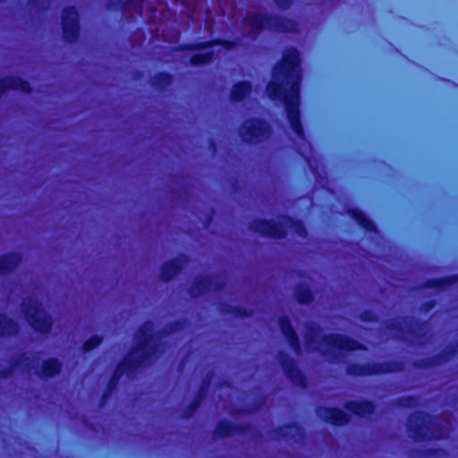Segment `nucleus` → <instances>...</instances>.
Returning a JSON list of instances; mask_svg holds the SVG:
<instances>
[{"instance_id": "1", "label": "nucleus", "mask_w": 458, "mask_h": 458, "mask_svg": "<svg viewBox=\"0 0 458 458\" xmlns=\"http://www.w3.org/2000/svg\"><path fill=\"white\" fill-rule=\"evenodd\" d=\"M301 94V55L294 47H286L274 65L266 95L273 102L284 106L282 114H302L299 109Z\"/></svg>"}, {"instance_id": "2", "label": "nucleus", "mask_w": 458, "mask_h": 458, "mask_svg": "<svg viewBox=\"0 0 458 458\" xmlns=\"http://www.w3.org/2000/svg\"><path fill=\"white\" fill-rule=\"evenodd\" d=\"M245 22L250 28V34L258 36L264 30H274L276 32H290L293 21L285 16L275 13H251L245 18Z\"/></svg>"}, {"instance_id": "3", "label": "nucleus", "mask_w": 458, "mask_h": 458, "mask_svg": "<svg viewBox=\"0 0 458 458\" xmlns=\"http://www.w3.org/2000/svg\"><path fill=\"white\" fill-rule=\"evenodd\" d=\"M61 29L64 42L73 44L80 38L81 33V16L75 5L68 4L62 9Z\"/></svg>"}, {"instance_id": "4", "label": "nucleus", "mask_w": 458, "mask_h": 458, "mask_svg": "<svg viewBox=\"0 0 458 458\" xmlns=\"http://www.w3.org/2000/svg\"><path fill=\"white\" fill-rule=\"evenodd\" d=\"M214 47V38L194 41L189 43H182L175 47L176 51H199L206 50L205 52L196 53L190 56L189 62L193 66H202L210 64L215 57L214 50L210 49Z\"/></svg>"}, {"instance_id": "5", "label": "nucleus", "mask_w": 458, "mask_h": 458, "mask_svg": "<svg viewBox=\"0 0 458 458\" xmlns=\"http://www.w3.org/2000/svg\"><path fill=\"white\" fill-rule=\"evenodd\" d=\"M25 305V313L29 323L38 331H47L51 325L46 312L37 301L30 300Z\"/></svg>"}, {"instance_id": "6", "label": "nucleus", "mask_w": 458, "mask_h": 458, "mask_svg": "<svg viewBox=\"0 0 458 458\" xmlns=\"http://www.w3.org/2000/svg\"><path fill=\"white\" fill-rule=\"evenodd\" d=\"M148 335L144 330L142 336L139 337V347L133 351L130 357L117 369L116 373H123L128 368L138 367L143 363V360L148 355L150 349Z\"/></svg>"}, {"instance_id": "7", "label": "nucleus", "mask_w": 458, "mask_h": 458, "mask_svg": "<svg viewBox=\"0 0 458 458\" xmlns=\"http://www.w3.org/2000/svg\"><path fill=\"white\" fill-rule=\"evenodd\" d=\"M8 90H15L24 94H30V83L18 75H6L0 79V99Z\"/></svg>"}, {"instance_id": "8", "label": "nucleus", "mask_w": 458, "mask_h": 458, "mask_svg": "<svg viewBox=\"0 0 458 458\" xmlns=\"http://www.w3.org/2000/svg\"><path fill=\"white\" fill-rule=\"evenodd\" d=\"M146 1L147 0H109L106 3V9L109 11H121L123 14L136 13L141 16Z\"/></svg>"}, {"instance_id": "9", "label": "nucleus", "mask_w": 458, "mask_h": 458, "mask_svg": "<svg viewBox=\"0 0 458 458\" xmlns=\"http://www.w3.org/2000/svg\"><path fill=\"white\" fill-rule=\"evenodd\" d=\"M268 132V127L258 120H252L242 128V136L249 141H259Z\"/></svg>"}, {"instance_id": "10", "label": "nucleus", "mask_w": 458, "mask_h": 458, "mask_svg": "<svg viewBox=\"0 0 458 458\" xmlns=\"http://www.w3.org/2000/svg\"><path fill=\"white\" fill-rule=\"evenodd\" d=\"M253 85L250 81H240L233 84L230 90V99L234 103L245 101L251 94Z\"/></svg>"}, {"instance_id": "11", "label": "nucleus", "mask_w": 458, "mask_h": 458, "mask_svg": "<svg viewBox=\"0 0 458 458\" xmlns=\"http://www.w3.org/2000/svg\"><path fill=\"white\" fill-rule=\"evenodd\" d=\"M173 81V74L166 71L157 72L150 80L151 86L160 92L165 91Z\"/></svg>"}, {"instance_id": "12", "label": "nucleus", "mask_w": 458, "mask_h": 458, "mask_svg": "<svg viewBox=\"0 0 458 458\" xmlns=\"http://www.w3.org/2000/svg\"><path fill=\"white\" fill-rule=\"evenodd\" d=\"M319 414L334 424H343L348 420L346 414L336 409L321 410Z\"/></svg>"}, {"instance_id": "13", "label": "nucleus", "mask_w": 458, "mask_h": 458, "mask_svg": "<svg viewBox=\"0 0 458 458\" xmlns=\"http://www.w3.org/2000/svg\"><path fill=\"white\" fill-rule=\"evenodd\" d=\"M327 344L339 349L352 350L355 349V343L348 338L333 335L327 339Z\"/></svg>"}, {"instance_id": "14", "label": "nucleus", "mask_w": 458, "mask_h": 458, "mask_svg": "<svg viewBox=\"0 0 458 458\" xmlns=\"http://www.w3.org/2000/svg\"><path fill=\"white\" fill-rule=\"evenodd\" d=\"M258 231L274 237H281L285 233V230L282 228V226H278L271 222H262Z\"/></svg>"}, {"instance_id": "15", "label": "nucleus", "mask_w": 458, "mask_h": 458, "mask_svg": "<svg viewBox=\"0 0 458 458\" xmlns=\"http://www.w3.org/2000/svg\"><path fill=\"white\" fill-rule=\"evenodd\" d=\"M20 261L16 254H11L0 260V273H5L13 269Z\"/></svg>"}, {"instance_id": "16", "label": "nucleus", "mask_w": 458, "mask_h": 458, "mask_svg": "<svg viewBox=\"0 0 458 458\" xmlns=\"http://www.w3.org/2000/svg\"><path fill=\"white\" fill-rule=\"evenodd\" d=\"M16 331V325L7 319L5 317L0 316V336L13 334Z\"/></svg>"}, {"instance_id": "17", "label": "nucleus", "mask_w": 458, "mask_h": 458, "mask_svg": "<svg viewBox=\"0 0 458 458\" xmlns=\"http://www.w3.org/2000/svg\"><path fill=\"white\" fill-rule=\"evenodd\" d=\"M351 410L359 415L364 416L368 413L372 412L373 406L371 403H369L368 402H362V403H352L351 405Z\"/></svg>"}, {"instance_id": "18", "label": "nucleus", "mask_w": 458, "mask_h": 458, "mask_svg": "<svg viewBox=\"0 0 458 458\" xmlns=\"http://www.w3.org/2000/svg\"><path fill=\"white\" fill-rule=\"evenodd\" d=\"M59 363L55 360L45 361L42 369V375L45 377H51L59 371Z\"/></svg>"}, {"instance_id": "19", "label": "nucleus", "mask_w": 458, "mask_h": 458, "mask_svg": "<svg viewBox=\"0 0 458 458\" xmlns=\"http://www.w3.org/2000/svg\"><path fill=\"white\" fill-rule=\"evenodd\" d=\"M219 46L225 50H233L237 47V41L235 39L226 38H214V47Z\"/></svg>"}, {"instance_id": "20", "label": "nucleus", "mask_w": 458, "mask_h": 458, "mask_svg": "<svg viewBox=\"0 0 458 458\" xmlns=\"http://www.w3.org/2000/svg\"><path fill=\"white\" fill-rule=\"evenodd\" d=\"M281 328L284 335L288 338L291 344L296 346V338L287 320L283 319L281 321Z\"/></svg>"}, {"instance_id": "21", "label": "nucleus", "mask_w": 458, "mask_h": 458, "mask_svg": "<svg viewBox=\"0 0 458 458\" xmlns=\"http://www.w3.org/2000/svg\"><path fill=\"white\" fill-rule=\"evenodd\" d=\"M101 342V339L98 336H93L89 341H87L84 344V350L89 352L98 346Z\"/></svg>"}, {"instance_id": "22", "label": "nucleus", "mask_w": 458, "mask_h": 458, "mask_svg": "<svg viewBox=\"0 0 458 458\" xmlns=\"http://www.w3.org/2000/svg\"><path fill=\"white\" fill-rule=\"evenodd\" d=\"M273 2L281 11L288 10L293 4V0H273Z\"/></svg>"}, {"instance_id": "23", "label": "nucleus", "mask_w": 458, "mask_h": 458, "mask_svg": "<svg viewBox=\"0 0 458 458\" xmlns=\"http://www.w3.org/2000/svg\"><path fill=\"white\" fill-rule=\"evenodd\" d=\"M290 123H291V126H292L293 130L297 134H301V123H300L299 116H292L291 120H290Z\"/></svg>"}, {"instance_id": "24", "label": "nucleus", "mask_w": 458, "mask_h": 458, "mask_svg": "<svg viewBox=\"0 0 458 458\" xmlns=\"http://www.w3.org/2000/svg\"><path fill=\"white\" fill-rule=\"evenodd\" d=\"M284 224L290 225L293 228V230L295 231L296 233H301V225H300L299 223H296L289 218H286L284 219Z\"/></svg>"}, {"instance_id": "25", "label": "nucleus", "mask_w": 458, "mask_h": 458, "mask_svg": "<svg viewBox=\"0 0 458 458\" xmlns=\"http://www.w3.org/2000/svg\"><path fill=\"white\" fill-rule=\"evenodd\" d=\"M355 219L364 227L369 226V222L361 213H355Z\"/></svg>"}, {"instance_id": "26", "label": "nucleus", "mask_w": 458, "mask_h": 458, "mask_svg": "<svg viewBox=\"0 0 458 458\" xmlns=\"http://www.w3.org/2000/svg\"><path fill=\"white\" fill-rule=\"evenodd\" d=\"M155 114H165V115H167V114H170L169 113H156ZM171 114H174V113H172ZM180 114H195L194 113H181Z\"/></svg>"}, {"instance_id": "27", "label": "nucleus", "mask_w": 458, "mask_h": 458, "mask_svg": "<svg viewBox=\"0 0 458 458\" xmlns=\"http://www.w3.org/2000/svg\"><path fill=\"white\" fill-rule=\"evenodd\" d=\"M239 114H250V113H240ZM264 114L270 115V114H275L272 113V112L267 111Z\"/></svg>"}, {"instance_id": "28", "label": "nucleus", "mask_w": 458, "mask_h": 458, "mask_svg": "<svg viewBox=\"0 0 458 458\" xmlns=\"http://www.w3.org/2000/svg\"><path fill=\"white\" fill-rule=\"evenodd\" d=\"M29 3L31 4H36V0H29Z\"/></svg>"}, {"instance_id": "29", "label": "nucleus", "mask_w": 458, "mask_h": 458, "mask_svg": "<svg viewBox=\"0 0 458 458\" xmlns=\"http://www.w3.org/2000/svg\"><path fill=\"white\" fill-rule=\"evenodd\" d=\"M72 114L77 115V114H81L80 113H72Z\"/></svg>"}, {"instance_id": "30", "label": "nucleus", "mask_w": 458, "mask_h": 458, "mask_svg": "<svg viewBox=\"0 0 458 458\" xmlns=\"http://www.w3.org/2000/svg\"><path fill=\"white\" fill-rule=\"evenodd\" d=\"M134 114L139 115V114H143L142 113H135Z\"/></svg>"}, {"instance_id": "31", "label": "nucleus", "mask_w": 458, "mask_h": 458, "mask_svg": "<svg viewBox=\"0 0 458 458\" xmlns=\"http://www.w3.org/2000/svg\"><path fill=\"white\" fill-rule=\"evenodd\" d=\"M210 114L216 115V114H217V113H211Z\"/></svg>"}, {"instance_id": "32", "label": "nucleus", "mask_w": 458, "mask_h": 458, "mask_svg": "<svg viewBox=\"0 0 458 458\" xmlns=\"http://www.w3.org/2000/svg\"><path fill=\"white\" fill-rule=\"evenodd\" d=\"M5 0H0V3H4Z\"/></svg>"}]
</instances>
